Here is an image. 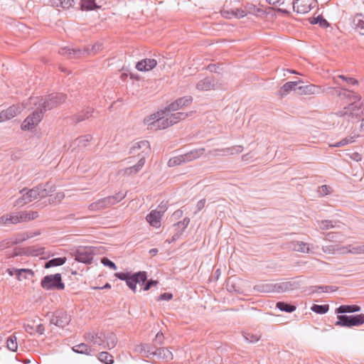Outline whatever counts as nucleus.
I'll use <instances>...</instances> for the list:
<instances>
[{"label":"nucleus","mask_w":364,"mask_h":364,"mask_svg":"<svg viewBox=\"0 0 364 364\" xmlns=\"http://www.w3.org/2000/svg\"><path fill=\"white\" fill-rule=\"evenodd\" d=\"M338 96L341 98H346L349 100L348 106L344 107L343 109L337 112L336 114L338 117L347 116L348 120L350 119H359L364 114V107L362 102H360V97L355 92L345 90L343 92H339Z\"/></svg>","instance_id":"1"},{"label":"nucleus","mask_w":364,"mask_h":364,"mask_svg":"<svg viewBox=\"0 0 364 364\" xmlns=\"http://www.w3.org/2000/svg\"><path fill=\"white\" fill-rule=\"evenodd\" d=\"M67 95L60 93H52L45 97H31L29 98V104L38 106L43 113L50 110L65 102Z\"/></svg>","instance_id":"2"},{"label":"nucleus","mask_w":364,"mask_h":364,"mask_svg":"<svg viewBox=\"0 0 364 364\" xmlns=\"http://www.w3.org/2000/svg\"><path fill=\"white\" fill-rule=\"evenodd\" d=\"M41 286L46 290H63L65 289V284L59 273L45 276L41 281Z\"/></svg>","instance_id":"3"},{"label":"nucleus","mask_w":364,"mask_h":364,"mask_svg":"<svg viewBox=\"0 0 364 364\" xmlns=\"http://www.w3.org/2000/svg\"><path fill=\"white\" fill-rule=\"evenodd\" d=\"M338 320L336 321L335 325L337 326L350 328L353 326H359L364 323V314L356 315H338Z\"/></svg>","instance_id":"4"},{"label":"nucleus","mask_w":364,"mask_h":364,"mask_svg":"<svg viewBox=\"0 0 364 364\" xmlns=\"http://www.w3.org/2000/svg\"><path fill=\"white\" fill-rule=\"evenodd\" d=\"M96 248L94 247L81 246L75 250L73 256L75 259L79 262L90 264L93 260Z\"/></svg>","instance_id":"5"},{"label":"nucleus","mask_w":364,"mask_h":364,"mask_svg":"<svg viewBox=\"0 0 364 364\" xmlns=\"http://www.w3.org/2000/svg\"><path fill=\"white\" fill-rule=\"evenodd\" d=\"M35 107L36 109L23 122L21 127L22 130H31L42 120L44 113L38 105Z\"/></svg>","instance_id":"6"},{"label":"nucleus","mask_w":364,"mask_h":364,"mask_svg":"<svg viewBox=\"0 0 364 364\" xmlns=\"http://www.w3.org/2000/svg\"><path fill=\"white\" fill-rule=\"evenodd\" d=\"M151 152L149 142L146 140H142L136 142L130 148L129 153L133 155H138L140 158L146 159Z\"/></svg>","instance_id":"7"},{"label":"nucleus","mask_w":364,"mask_h":364,"mask_svg":"<svg viewBox=\"0 0 364 364\" xmlns=\"http://www.w3.org/2000/svg\"><path fill=\"white\" fill-rule=\"evenodd\" d=\"M20 193L22 194L21 197L16 200L15 205L18 206H23L36 199L38 198L39 195L37 193L36 187H33L31 189L26 188H23Z\"/></svg>","instance_id":"8"},{"label":"nucleus","mask_w":364,"mask_h":364,"mask_svg":"<svg viewBox=\"0 0 364 364\" xmlns=\"http://www.w3.org/2000/svg\"><path fill=\"white\" fill-rule=\"evenodd\" d=\"M71 321L70 316L63 310L55 311L50 321L51 324H53L60 328H64Z\"/></svg>","instance_id":"9"},{"label":"nucleus","mask_w":364,"mask_h":364,"mask_svg":"<svg viewBox=\"0 0 364 364\" xmlns=\"http://www.w3.org/2000/svg\"><path fill=\"white\" fill-rule=\"evenodd\" d=\"M146 281V272L144 271H139L132 274L130 277L126 281L127 285L134 292L136 289V284H143Z\"/></svg>","instance_id":"10"},{"label":"nucleus","mask_w":364,"mask_h":364,"mask_svg":"<svg viewBox=\"0 0 364 364\" xmlns=\"http://www.w3.org/2000/svg\"><path fill=\"white\" fill-rule=\"evenodd\" d=\"M192 102L193 97L191 96H184L178 98L174 102H171L165 108V109L167 112H175L180 109H182L184 107L190 105L192 103Z\"/></svg>","instance_id":"11"},{"label":"nucleus","mask_w":364,"mask_h":364,"mask_svg":"<svg viewBox=\"0 0 364 364\" xmlns=\"http://www.w3.org/2000/svg\"><path fill=\"white\" fill-rule=\"evenodd\" d=\"M159 348L157 345L154 343L153 345L141 343L135 347V350L142 356L151 358L156 357Z\"/></svg>","instance_id":"12"},{"label":"nucleus","mask_w":364,"mask_h":364,"mask_svg":"<svg viewBox=\"0 0 364 364\" xmlns=\"http://www.w3.org/2000/svg\"><path fill=\"white\" fill-rule=\"evenodd\" d=\"M94 111V108L87 107L86 108L83 109L81 112H77L68 117V119L72 124H76L79 122L90 119L92 116Z\"/></svg>","instance_id":"13"},{"label":"nucleus","mask_w":364,"mask_h":364,"mask_svg":"<svg viewBox=\"0 0 364 364\" xmlns=\"http://www.w3.org/2000/svg\"><path fill=\"white\" fill-rule=\"evenodd\" d=\"M315 0H294V11L299 14H306L314 6Z\"/></svg>","instance_id":"14"},{"label":"nucleus","mask_w":364,"mask_h":364,"mask_svg":"<svg viewBox=\"0 0 364 364\" xmlns=\"http://www.w3.org/2000/svg\"><path fill=\"white\" fill-rule=\"evenodd\" d=\"M85 52H89V50H82L81 48H70L68 47L61 48L58 51L60 55H63L69 59L80 58L83 57Z\"/></svg>","instance_id":"15"},{"label":"nucleus","mask_w":364,"mask_h":364,"mask_svg":"<svg viewBox=\"0 0 364 364\" xmlns=\"http://www.w3.org/2000/svg\"><path fill=\"white\" fill-rule=\"evenodd\" d=\"M301 284V281L296 279H292L290 281L277 283V292H284L297 289L300 287Z\"/></svg>","instance_id":"16"},{"label":"nucleus","mask_w":364,"mask_h":364,"mask_svg":"<svg viewBox=\"0 0 364 364\" xmlns=\"http://www.w3.org/2000/svg\"><path fill=\"white\" fill-rule=\"evenodd\" d=\"M352 27L355 32L364 36V14L357 13L351 18Z\"/></svg>","instance_id":"17"},{"label":"nucleus","mask_w":364,"mask_h":364,"mask_svg":"<svg viewBox=\"0 0 364 364\" xmlns=\"http://www.w3.org/2000/svg\"><path fill=\"white\" fill-rule=\"evenodd\" d=\"M37 193L39 194L38 198L42 199L47 196H50L51 193L55 191V184L51 183L50 181L46 183L45 184H39L36 186Z\"/></svg>","instance_id":"18"},{"label":"nucleus","mask_w":364,"mask_h":364,"mask_svg":"<svg viewBox=\"0 0 364 364\" xmlns=\"http://www.w3.org/2000/svg\"><path fill=\"white\" fill-rule=\"evenodd\" d=\"M243 151V146L241 145L233 146L228 148L221 149H215L213 151H210V154L214 156L218 155H228V154H240Z\"/></svg>","instance_id":"19"},{"label":"nucleus","mask_w":364,"mask_h":364,"mask_svg":"<svg viewBox=\"0 0 364 364\" xmlns=\"http://www.w3.org/2000/svg\"><path fill=\"white\" fill-rule=\"evenodd\" d=\"M215 84L213 77H206L196 84V89L199 91H208L215 89Z\"/></svg>","instance_id":"20"},{"label":"nucleus","mask_w":364,"mask_h":364,"mask_svg":"<svg viewBox=\"0 0 364 364\" xmlns=\"http://www.w3.org/2000/svg\"><path fill=\"white\" fill-rule=\"evenodd\" d=\"M163 213L156 210L151 211L146 217V221L150 225L154 228H159L161 225V219Z\"/></svg>","instance_id":"21"},{"label":"nucleus","mask_w":364,"mask_h":364,"mask_svg":"<svg viewBox=\"0 0 364 364\" xmlns=\"http://www.w3.org/2000/svg\"><path fill=\"white\" fill-rule=\"evenodd\" d=\"M157 65L155 59L146 58L139 61L136 68L139 71H149L154 68Z\"/></svg>","instance_id":"22"},{"label":"nucleus","mask_w":364,"mask_h":364,"mask_svg":"<svg viewBox=\"0 0 364 364\" xmlns=\"http://www.w3.org/2000/svg\"><path fill=\"white\" fill-rule=\"evenodd\" d=\"M83 338L86 341L91 342L94 345L102 346L104 344L102 333L87 332L84 334Z\"/></svg>","instance_id":"23"},{"label":"nucleus","mask_w":364,"mask_h":364,"mask_svg":"<svg viewBox=\"0 0 364 364\" xmlns=\"http://www.w3.org/2000/svg\"><path fill=\"white\" fill-rule=\"evenodd\" d=\"M102 338L104 339V343H106L104 348L109 350L114 348L118 342L116 335L112 332H108L104 334Z\"/></svg>","instance_id":"24"},{"label":"nucleus","mask_w":364,"mask_h":364,"mask_svg":"<svg viewBox=\"0 0 364 364\" xmlns=\"http://www.w3.org/2000/svg\"><path fill=\"white\" fill-rule=\"evenodd\" d=\"M205 152L204 148L193 149L184 154H182L186 163L192 161L200 157Z\"/></svg>","instance_id":"25"},{"label":"nucleus","mask_w":364,"mask_h":364,"mask_svg":"<svg viewBox=\"0 0 364 364\" xmlns=\"http://www.w3.org/2000/svg\"><path fill=\"white\" fill-rule=\"evenodd\" d=\"M107 198H100L98 200L90 204L88 208L92 211H100L109 208Z\"/></svg>","instance_id":"26"},{"label":"nucleus","mask_w":364,"mask_h":364,"mask_svg":"<svg viewBox=\"0 0 364 364\" xmlns=\"http://www.w3.org/2000/svg\"><path fill=\"white\" fill-rule=\"evenodd\" d=\"M145 164V160L144 158H140L138 162L130 167L126 168L123 170L124 174L127 176L135 175L139 173L141 169L143 168Z\"/></svg>","instance_id":"27"},{"label":"nucleus","mask_w":364,"mask_h":364,"mask_svg":"<svg viewBox=\"0 0 364 364\" xmlns=\"http://www.w3.org/2000/svg\"><path fill=\"white\" fill-rule=\"evenodd\" d=\"M167 112L164 109V110H161L160 112H157L156 113L152 114L150 116L146 117L144 120L145 124L148 126V129H154L155 121L158 119L159 115L165 114Z\"/></svg>","instance_id":"28"},{"label":"nucleus","mask_w":364,"mask_h":364,"mask_svg":"<svg viewBox=\"0 0 364 364\" xmlns=\"http://www.w3.org/2000/svg\"><path fill=\"white\" fill-rule=\"evenodd\" d=\"M72 350L77 353L92 355L94 350L86 343H81L72 348Z\"/></svg>","instance_id":"29"},{"label":"nucleus","mask_w":364,"mask_h":364,"mask_svg":"<svg viewBox=\"0 0 364 364\" xmlns=\"http://www.w3.org/2000/svg\"><path fill=\"white\" fill-rule=\"evenodd\" d=\"M360 306L353 304V305H341L336 309V314H346V313H354L360 311Z\"/></svg>","instance_id":"30"},{"label":"nucleus","mask_w":364,"mask_h":364,"mask_svg":"<svg viewBox=\"0 0 364 364\" xmlns=\"http://www.w3.org/2000/svg\"><path fill=\"white\" fill-rule=\"evenodd\" d=\"M301 81H289L286 82L281 87L279 90V94L282 96L287 95L291 90H296L297 88L296 87L299 82Z\"/></svg>","instance_id":"31"},{"label":"nucleus","mask_w":364,"mask_h":364,"mask_svg":"<svg viewBox=\"0 0 364 364\" xmlns=\"http://www.w3.org/2000/svg\"><path fill=\"white\" fill-rule=\"evenodd\" d=\"M155 358L164 360L165 361H169L173 359V354L171 351L166 348H159Z\"/></svg>","instance_id":"32"},{"label":"nucleus","mask_w":364,"mask_h":364,"mask_svg":"<svg viewBox=\"0 0 364 364\" xmlns=\"http://www.w3.org/2000/svg\"><path fill=\"white\" fill-rule=\"evenodd\" d=\"M291 248L293 250L302 253H308L309 252V245L301 241H293L291 242Z\"/></svg>","instance_id":"33"},{"label":"nucleus","mask_w":364,"mask_h":364,"mask_svg":"<svg viewBox=\"0 0 364 364\" xmlns=\"http://www.w3.org/2000/svg\"><path fill=\"white\" fill-rule=\"evenodd\" d=\"M164 115V114L159 115V117L157 118L158 119L155 121L154 129H164L169 126H172L171 124H169L168 117H165Z\"/></svg>","instance_id":"34"},{"label":"nucleus","mask_w":364,"mask_h":364,"mask_svg":"<svg viewBox=\"0 0 364 364\" xmlns=\"http://www.w3.org/2000/svg\"><path fill=\"white\" fill-rule=\"evenodd\" d=\"M126 195H127L126 192L119 191L117 193H116L115 195L109 196L106 198L108 200L109 206L111 207L112 205L122 200L126 197Z\"/></svg>","instance_id":"35"},{"label":"nucleus","mask_w":364,"mask_h":364,"mask_svg":"<svg viewBox=\"0 0 364 364\" xmlns=\"http://www.w3.org/2000/svg\"><path fill=\"white\" fill-rule=\"evenodd\" d=\"M20 223L34 220L38 217L37 211L18 213Z\"/></svg>","instance_id":"36"},{"label":"nucleus","mask_w":364,"mask_h":364,"mask_svg":"<svg viewBox=\"0 0 364 364\" xmlns=\"http://www.w3.org/2000/svg\"><path fill=\"white\" fill-rule=\"evenodd\" d=\"M66 262V257H55L47 261L45 264V268L58 267L64 264Z\"/></svg>","instance_id":"37"},{"label":"nucleus","mask_w":364,"mask_h":364,"mask_svg":"<svg viewBox=\"0 0 364 364\" xmlns=\"http://www.w3.org/2000/svg\"><path fill=\"white\" fill-rule=\"evenodd\" d=\"M276 307L278 308L280 311L287 313H291L296 309V306L286 303L284 301H278L276 304Z\"/></svg>","instance_id":"38"},{"label":"nucleus","mask_w":364,"mask_h":364,"mask_svg":"<svg viewBox=\"0 0 364 364\" xmlns=\"http://www.w3.org/2000/svg\"><path fill=\"white\" fill-rule=\"evenodd\" d=\"M18 223H20L18 213L11 215L9 217L5 215L0 217V223L2 224H17Z\"/></svg>","instance_id":"39"},{"label":"nucleus","mask_w":364,"mask_h":364,"mask_svg":"<svg viewBox=\"0 0 364 364\" xmlns=\"http://www.w3.org/2000/svg\"><path fill=\"white\" fill-rule=\"evenodd\" d=\"M3 111L4 112L7 119L9 120L21 112V109L18 106L12 105Z\"/></svg>","instance_id":"40"},{"label":"nucleus","mask_w":364,"mask_h":364,"mask_svg":"<svg viewBox=\"0 0 364 364\" xmlns=\"http://www.w3.org/2000/svg\"><path fill=\"white\" fill-rule=\"evenodd\" d=\"M256 289L261 292H277V284H266L257 285Z\"/></svg>","instance_id":"41"},{"label":"nucleus","mask_w":364,"mask_h":364,"mask_svg":"<svg viewBox=\"0 0 364 364\" xmlns=\"http://www.w3.org/2000/svg\"><path fill=\"white\" fill-rule=\"evenodd\" d=\"M229 14L236 17V18H242L246 16V13L244 10L241 9H236L235 10L224 11L223 13V16L225 18H230Z\"/></svg>","instance_id":"42"},{"label":"nucleus","mask_w":364,"mask_h":364,"mask_svg":"<svg viewBox=\"0 0 364 364\" xmlns=\"http://www.w3.org/2000/svg\"><path fill=\"white\" fill-rule=\"evenodd\" d=\"M98 360L105 364H112L114 363L113 356L107 352H100L97 355Z\"/></svg>","instance_id":"43"},{"label":"nucleus","mask_w":364,"mask_h":364,"mask_svg":"<svg viewBox=\"0 0 364 364\" xmlns=\"http://www.w3.org/2000/svg\"><path fill=\"white\" fill-rule=\"evenodd\" d=\"M298 89L302 90V92H304L305 95L316 94L318 93L319 90L318 87L312 84L305 86H300L298 87Z\"/></svg>","instance_id":"44"},{"label":"nucleus","mask_w":364,"mask_h":364,"mask_svg":"<svg viewBox=\"0 0 364 364\" xmlns=\"http://www.w3.org/2000/svg\"><path fill=\"white\" fill-rule=\"evenodd\" d=\"M44 252L42 247H28L26 248L25 255L26 256H38Z\"/></svg>","instance_id":"45"},{"label":"nucleus","mask_w":364,"mask_h":364,"mask_svg":"<svg viewBox=\"0 0 364 364\" xmlns=\"http://www.w3.org/2000/svg\"><path fill=\"white\" fill-rule=\"evenodd\" d=\"M318 225L321 230H328L330 228L340 227L339 225H337V222L329 220H324L318 222Z\"/></svg>","instance_id":"46"},{"label":"nucleus","mask_w":364,"mask_h":364,"mask_svg":"<svg viewBox=\"0 0 364 364\" xmlns=\"http://www.w3.org/2000/svg\"><path fill=\"white\" fill-rule=\"evenodd\" d=\"M98 8L95 0H81L82 10L91 11Z\"/></svg>","instance_id":"47"},{"label":"nucleus","mask_w":364,"mask_h":364,"mask_svg":"<svg viewBox=\"0 0 364 364\" xmlns=\"http://www.w3.org/2000/svg\"><path fill=\"white\" fill-rule=\"evenodd\" d=\"M56 6H61L63 9H69L75 4V0H51Z\"/></svg>","instance_id":"48"},{"label":"nucleus","mask_w":364,"mask_h":364,"mask_svg":"<svg viewBox=\"0 0 364 364\" xmlns=\"http://www.w3.org/2000/svg\"><path fill=\"white\" fill-rule=\"evenodd\" d=\"M16 340V337L14 335H11L7 338L6 346L12 352H16L18 349Z\"/></svg>","instance_id":"49"},{"label":"nucleus","mask_w":364,"mask_h":364,"mask_svg":"<svg viewBox=\"0 0 364 364\" xmlns=\"http://www.w3.org/2000/svg\"><path fill=\"white\" fill-rule=\"evenodd\" d=\"M338 79H341L342 80L345 81L348 85H355L358 84V80H355V78L346 77L343 75H339L337 77H333L334 83L336 85H339V83L338 82Z\"/></svg>","instance_id":"50"},{"label":"nucleus","mask_w":364,"mask_h":364,"mask_svg":"<svg viewBox=\"0 0 364 364\" xmlns=\"http://www.w3.org/2000/svg\"><path fill=\"white\" fill-rule=\"evenodd\" d=\"M311 310L318 314H324L328 311L329 306L328 304H313L311 307Z\"/></svg>","instance_id":"51"},{"label":"nucleus","mask_w":364,"mask_h":364,"mask_svg":"<svg viewBox=\"0 0 364 364\" xmlns=\"http://www.w3.org/2000/svg\"><path fill=\"white\" fill-rule=\"evenodd\" d=\"M310 23L311 24H319L323 28L329 26V23L322 16L312 18L310 20Z\"/></svg>","instance_id":"52"},{"label":"nucleus","mask_w":364,"mask_h":364,"mask_svg":"<svg viewBox=\"0 0 364 364\" xmlns=\"http://www.w3.org/2000/svg\"><path fill=\"white\" fill-rule=\"evenodd\" d=\"M26 274H29L31 276H33L34 274L33 272L30 269H18L16 271V279L19 281L22 279V277L23 279H27Z\"/></svg>","instance_id":"53"},{"label":"nucleus","mask_w":364,"mask_h":364,"mask_svg":"<svg viewBox=\"0 0 364 364\" xmlns=\"http://www.w3.org/2000/svg\"><path fill=\"white\" fill-rule=\"evenodd\" d=\"M102 49V43H96L91 48L87 47V48H85L82 49V50H89V52H85V53L83 56L95 55V54L97 53Z\"/></svg>","instance_id":"54"},{"label":"nucleus","mask_w":364,"mask_h":364,"mask_svg":"<svg viewBox=\"0 0 364 364\" xmlns=\"http://www.w3.org/2000/svg\"><path fill=\"white\" fill-rule=\"evenodd\" d=\"M186 163L182 154L171 158L168 161V166L173 167Z\"/></svg>","instance_id":"55"},{"label":"nucleus","mask_w":364,"mask_h":364,"mask_svg":"<svg viewBox=\"0 0 364 364\" xmlns=\"http://www.w3.org/2000/svg\"><path fill=\"white\" fill-rule=\"evenodd\" d=\"M65 197L64 193L58 192L55 195L50 194L48 202L50 204H56L60 203Z\"/></svg>","instance_id":"56"},{"label":"nucleus","mask_w":364,"mask_h":364,"mask_svg":"<svg viewBox=\"0 0 364 364\" xmlns=\"http://www.w3.org/2000/svg\"><path fill=\"white\" fill-rule=\"evenodd\" d=\"M342 249L343 250H345V252L353 254H363L362 245L356 246L349 245L348 247H343Z\"/></svg>","instance_id":"57"},{"label":"nucleus","mask_w":364,"mask_h":364,"mask_svg":"<svg viewBox=\"0 0 364 364\" xmlns=\"http://www.w3.org/2000/svg\"><path fill=\"white\" fill-rule=\"evenodd\" d=\"M92 138V137L90 134H86L76 139V141L77 142L78 145L85 146L86 143L91 141Z\"/></svg>","instance_id":"58"},{"label":"nucleus","mask_w":364,"mask_h":364,"mask_svg":"<svg viewBox=\"0 0 364 364\" xmlns=\"http://www.w3.org/2000/svg\"><path fill=\"white\" fill-rule=\"evenodd\" d=\"M101 262L103 265L106 266V267H109L110 269H117V266L116 264H114V262H113L112 261H111L109 259H108L107 257H102L101 259Z\"/></svg>","instance_id":"59"},{"label":"nucleus","mask_w":364,"mask_h":364,"mask_svg":"<svg viewBox=\"0 0 364 364\" xmlns=\"http://www.w3.org/2000/svg\"><path fill=\"white\" fill-rule=\"evenodd\" d=\"M314 288L319 289L322 292L335 291L338 289L335 286H314Z\"/></svg>","instance_id":"60"},{"label":"nucleus","mask_w":364,"mask_h":364,"mask_svg":"<svg viewBox=\"0 0 364 364\" xmlns=\"http://www.w3.org/2000/svg\"><path fill=\"white\" fill-rule=\"evenodd\" d=\"M158 284V281L156 280H154V279H149V280H147L145 282V283L144 284V286L143 287V290L144 291H148L152 287H155Z\"/></svg>","instance_id":"61"},{"label":"nucleus","mask_w":364,"mask_h":364,"mask_svg":"<svg viewBox=\"0 0 364 364\" xmlns=\"http://www.w3.org/2000/svg\"><path fill=\"white\" fill-rule=\"evenodd\" d=\"M331 188L327 185H323L318 187V193L320 196H324L330 193Z\"/></svg>","instance_id":"62"},{"label":"nucleus","mask_w":364,"mask_h":364,"mask_svg":"<svg viewBox=\"0 0 364 364\" xmlns=\"http://www.w3.org/2000/svg\"><path fill=\"white\" fill-rule=\"evenodd\" d=\"M14 245L12 239H6L0 242V250L8 248Z\"/></svg>","instance_id":"63"},{"label":"nucleus","mask_w":364,"mask_h":364,"mask_svg":"<svg viewBox=\"0 0 364 364\" xmlns=\"http://www.w3.org/2000/svg\"><path fill=\"white\" fill-rule=\"evenodd\" d=\"M164 336L162 332H158L155 336L153 343L156 345H161L164 343Z\"/></svg>","instance_id":"64"}]
</instances>
